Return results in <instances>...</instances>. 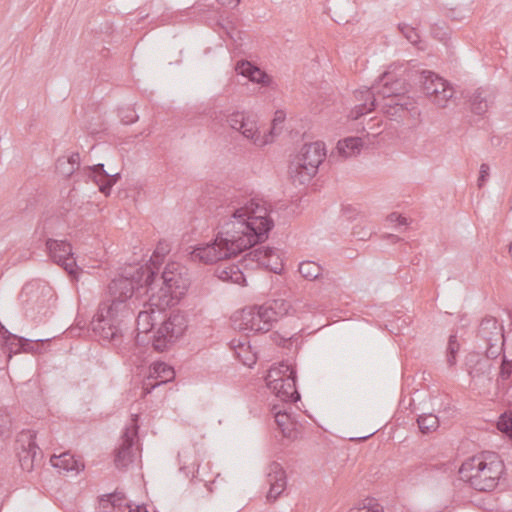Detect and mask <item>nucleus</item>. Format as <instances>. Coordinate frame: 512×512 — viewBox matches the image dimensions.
<instances>
[{
  "label": "nucleus",
  "instance_id": "obj_18",
  "mask_svg": "<svg viewBox=\"0 0 512 512\" xmlns=\"http://www.w3.org/2000/svg\"><path fill=\"white\" fill-rule=\"evenodd\" d=\"M144 309L138 313L136 319L138 333H149L162 319V313L168 306L152 305L151 294L147 302L143 304Z\"/></svg>",
  "mask_w": 512,
  "mask_h": 512
},
{
  "label": "nucleus",
  "instance_id": "obj_15",
  "mask_svg": "<svg viewBox=\"0 0 512 512\" xmlns=\"http://www.w3.org/2000/svg\"><path fill=\"white\" fill-rule=\"evenodd\" d=\"M224 233L218 231L213 242L195 247L190 252V259L193 262L213 264L224 259Z\"/></svg>",
  "mask_w": 512,
  "mask_h": 512
},
{
  "label": "nucleus",
  "instance_id": "obj_2",
  "mask_svg": "<svg viewBox=\"0 0 512 512\" xmlns=\"http://www.w3.org/2000/svg\"><path fill=\"white\" fill-rule=\"evenodd\" d=\"M270 212L263 199L226 190V260L268 239L274 227Z\"/></svg>",
  "mask_w": 512,
  "mask_h": 512
},
{
  "label": "nucleus",
  "instance_id": "obj_12",
  "mask_svg": "<svg viewBox=\"0 0 512 512\" xmlns=\"http://www.w3.org/2000/svg\"><path fill=\"white\" fill-rule=\"evenodd\" d=\"M33 430H22L16 439V450L19 464L23 471L31 472L42 460L43 454L35 442Z\"/></svg>",
  "mask_w": 512,
  "mask_h": 512
},
{
  "label": "nucleus",
  "instance_id": "obj_26",
  "mask_svg": "<svg viewBox=\"0 0 512 512\" xmlns=\"http://www.w3.org/2000/svg\"><path fill=\"white\" fill-rule=\"evenodd\" d=\"M87 176L98 185L100 192L106 196L110 194L112 186L120 178L119 173L109 174L105 171L103 164H96L87 167Z\"/></svg>",
  "mask_w": 512,
  "mask_h": 512
},
{
  "label": "nucleus",
  "instance_id": "obj_51",
  "mask_svg": "<svg viewBox=\"0 0 512 512\" xmlns=\"http://www.w3.org/2000/svg\"><path fill=\"white\" fill-rule=\"evenodd\" d=\"M361 508H371V509H374L375 508H382L376 501V499L374 498H367L363 501V506Z\"/></svg>",
  "mask_w": 512,
  "mask_h": 512
},
{
  "label": "nucleus",
  "instance_id": "obj_47",
  "mask_svg": "<svg viewBox=\"0 0 512 512\" xmlns=\"http://www.w3.org/2000/svg\"><path fill=\"white\" fill-rule=\"evenodd\" d=\"M121 121L124 124L134 123L138 119V115L134 110L127 109L120 112Z\"/></svg>",
  "mask_w": 512,
  "mask_h": 512
},
{
  "label": "nucleus",
  "instance_id": "obj_31",
  "mask_svg": "<svg viewBox=\"0 0 512 512\" xmlns=\"http://www.w3.org/2000/svg\"><path fill=\"white\" fill-rule=\"evenodd\" d=\"M51 465L55 468L62 469L64 471H75L79 472L84 469V464L69 452H64L60 455H53L50 459Z\"/></svg>",
  "mask_w": 512,
  "mask_h": 512
},
{
  "label": "nucleus",
  "instance_id": "obj_54",
  "mask_svg": "<svg viewBox=\"0 0 512 512\" xmlns=\"http://www.w3.org/2000/svg\"><path fill=\"white\" fill-rule=\"evenodd\" d=\"M394 217L396 218V220L398 221V223H399L400 225H405V224L407 223V222H406V218H405V217H402L401 215H397L396 213H392V214L390 215L391 220H393V218H394Z\"/></svg>",
  "mask_w": 512,
  "mask_h": 512
},
{
  "label": "nucleus",
  "instance_id": "obj_59",
  "mask_svg": "<svg viewBox=\"0 0 512 512\" xmlns=\"http://www.w3.org/2000/svg\"><path fill=\"white\" fill-rule=\"evenodd\" d=\"M61 165H62V162H61V160L59 159V160H58V167H60Z\"/></svg>",
  "mask_w": 512,
  "mask_h": 512
},
{
  "label": "nucleus",
  "instance_id": "obj_40",
  "mask_svg": "<svg viewBox=\"0 0 512 512\" xmlns=\"http://www.w3.org/2000/svg\"><path fill=\"white\" fill-rule=\"evenodd\" d=\"M489 358H479L475 365L470 369L469 373L473 377H478L480 375L489 374L491 372L492 364L489 362Z\"/></svg>",
  "mask_w": 512,
  "mask_h": 512
},
{
  "label": "nucleus",
  "instance_id": "obj_7",
  "mask_svg": "<svg viewBox=\"0 0 512 512\" xmlns=\"http://www.w3.org/2000/svg\"><path fill=\"white\" fill-rule=\"evenodd\" d=\"M265 380L268 388L284 404L291 405L300 400L296 388V370L291 365L280 363L278 367H271Z\"/></svg>",
  "mask_w": 512,
  "mask_h": 512
},
{
  "label": "nucleus",
  "instance_id": "obj_43",
  "mask_svg": "<svg viewBox=\"0 0 512 512\" xmlns=\"http://www.w3.org/2000/svg\"><path fill=\"white\" fill-rule=\"evenodd\" d=\"M459 343L457 342L456 335H450L447 347V362L449 366H453L456 363V354L459 350Z\"/></svg>",
  "mask_w": 512,
  "mask_h": 512
},
{
  "label": "nucleus",
  "instance_id": "obj_50",
  "mask_svg": "<svg viewBox=\"0 0 512 512\" xmlns=\"http://www.w3.org/2000/svg\"><path fill=\"white\" fill-rule=\"evenodd\" d=\"M0 336L3 339L4 345H10L11 339H16V335L9 332L5 326L0 322Z\"/></svg>",
  "mask_w": 512,
  "mask_h": 512
},
{
  "label": "nucleus",
  "instance_id": "obj_24",
  "mask_svg": "<svg viewBox=\"0 0 512 512\" xmlns=\"http://www.w3.org/2000/svg\"><path fill=\"white\" fill-rule=\"evenodd\" d=\"M234 70L236 74L244 76L249 81L260 84L264 87H268L272 83L271 76L246 59L237 61L234 66Z\"/></svg>",
  "mask_w": 512,
  "mask_h": 512
},
{
  "label": "nucleus",
  "instance_id": "obj_36",
  "mask_svg": "<svg viewBox=\"0 0 512 512\" xmlns=\"http://www.w3.org/2000/svg\"><path fill=\"white\" fill-rule=\"evenodd\" d=\"M419 430L423 434H429L439 427V419L435 414H422L417 418Z\"/></svg>",
  "mask_w": 512,
  "mask_h": 512
},
{
  "label": "nucleus",
  "instance_id": "obj_39",
  "mask_svg": "<svg viewBox=\"0 0 512 512\" xmlns=\"http://www.w3.org/2000/svg\"><path fill=\"white\" fill-rule=\"evenodd\" d=\"M512 378V359H507L506 355L503 354L502 362L500 366L499 378L497 380L498 386L502 385L504 387L505 381Z\"/></svg>",
  "mask_w": 512,
  "mask_h": 512
},
{
  "label": "nucleus",
  "instance_id": "obj_11",
  "mask_svg": "<svg viewBox=\"0 0 512 512\" xmlns=\"http://www.w3.org/2000/svg\"><path fill=\"white\" fill-rule=\"evenodd\" d=\"M266 311L263 305L244 308L239 315L231 317L234 329L262 333L270 331L273 323Z\"/></svg>",
  "mask_w": 512,
  "mask_h": 512
},
{
  "label": "nucleus",
  "instance_id": "obj_34",
  "mask_svg": "<svg viewBox=\"0 0 512 512\" xmlns=\"http://www.w3.org/2000/svg\"><path fill=\"white\" fill-rule=\"evenodd\" d=\"M363 146L362 139L359 137H347L339 140L337 150L345 158L359 154Z\"/></svg>",
  "mask_w": 512,
  "mask_h": 512
},
{
  "label": "nucleus",
  "instance_id": "obj_17",
  "mask_svg": "<svg viewBox=\"0 0 512 512\" xmlns=\"http://www.w3.org/2000/svg\"><path fill=\"white\" fill-rule=\"evenodd\" d=\"M175 377L173 367L164 362H154L149 367V375L143 382V393L149 394L156 387L172 381Z\"/></svg>",
  "mask_w": 512,
  "mask_h": 512
},
{
  "label": "nucleus",
  "instance_id": "obj_10",
  "mask_svg": "<svg viewBox=\"0 0 512 512\" xmlns=\"http://www.w3.org/2000/svg\"><path fill=\"white\" fill-rule=\"evenodd\" d=\"M478 347L484 348L485 356L496 359L502 352L505 343L504 329L495 317H484L477 332Z\"/></svg>",
  "mask_w": 512,
  "mask_h": 512
},
{
  "label": "nucleus",
  "instance_id": "obj_13",
  "mask_svg": "<svg viewBox=\"0 0 512 512\" xmlns=\"http://www.w3.org/2000/svg\"><path fill=\"white\" fill-rule=\"evenodd\" d=\"M419 82L423 93L433 97V101L441 107H445V103L453 96L454 90L450 84L432 71H423Z\"/></svg>",
  "mask_w": 512,
  "mask_h": 512
},
{
  "label": "nucleus",
  "instance_id": "obj_49",
  "mask_svg": "<svg viewBox=\"0 0 512 512\" xmlns=\"http://www.w3.org/2000/svg\"><path fill=\"white\" fill-rule=\"evenodd\" d=\"M489 165L486 164V163H482L481 166H480V171H479V178H478V186L479 187H482L483 184L486 182L488 176H489Z\"/></svg>",
  "mask_w": 512,
  "mask_h": 512
},
{
  "label": "nucleus",
  "instance_id": "obj_3",
  "mask_svg": "<svg viewBox=\"0 0 512 512\" xmlns=\"http://www.w3.org/2000/svg\"><path fill=\"white\" fill-rule=\"evenodd\" d=\"M504 469V463L497 453L483 451L464 461L459 475L473 489L488 492L496 488Z\"/></svg>",
  "mask_w": 512,
  "mask_h": 512
},
{
  "label": "nucleus",
  "instance_id": "obj_6",
  "mask_svg": "<svg viewBox=\"0 0 512 512\" xmlns=\"http://www.w3.org/2000/svg\"><path fill=\"white\" fill-rule=\"evenodd\" d=\"M326 157L324 143L304 144L301 151L290 162L289 174L294 182L305 184L314 177L319 165Z\"/></svg>",
  "mask_w": 512,
  "mask_h": 512
},
{
  "label": "nucleus",
  "instance_id": "obj_46",
  "mask_svg": "<svg viewBox=\"0 0 512 512\" xmlns=\"http://www.w3.org/2000/svg\"><path fill=\"white\" fill-rule=\"evenodd\" d=\"M67 163L70 165V169L67 171H63L64 174L70 176L75 170L80 167V155L79 153H72L68 158Z\"/></svg>",
  "mask_w": 512,
  "mask_h": 512
},
{
  "label": "nucleus",
  "instance_id": "obj_52",
  "mask_svg": "<svg viewBox=\"0 0 512 512\" xmlns=\"http://www.w3.org/2000/svg\"><path fill=\"white\" fill-rule=\"evenodd\" d=\"M125 507L128 509V512H149L145 505H135L133 507L131 503H125Z\"/></svg>",
  "mask_w": 512,
  "mask_h": 512
},
{
  "label": "nucleus",
  "instance_id": "obj_4",
  "mask_svg": "<svg viewBox=\"0 0 512 512\" xmlns=\"http://www.w3.org/2000/svg\"><path fill=\"white\" fill-rule=\"evenodd\" d=\"M156 270V278L153 284V290L146 292L151 293L152 305L174 306L185 295L190 279L187 269L179 263H168L161 276H158Z\"/></svg>",
  "mask_w": 512,
  "mask_h": 512
},
{
  "label": "nucleus",
  "instance_id": "obj_9",
  "mask_svg": "<svg viewBox=\"0 0 512 512\" xmlns=\"http://www.w3.org/2000/svg\"><path fill=\"white\" fill-rule=\"evenodd\" d=\"M19 299L26 314L35 318L37 315H46L53 302V291L50 286L33 281L23 286Z\"/></svg>",
  "mask_w": 512,
  "mask_h": 512
},
{
  "label": "nucleus",
  "instance_id": "obj_16",
  "mask_svg": "<svg viewBox=\"0 0 512 512\" xmlns=\"http://www.w3.org/2000/svg\"><path fill=\"white\" fill-rule=\"evenodd\" d=\"M239 26V20L234 15L226 16V49L233 56L245 53V39L248 35L245 31L239 29Z\"/></svg>",
  "mask_w": 512,
  "mask_h": 512
},
{
  "label": "nucleus",
  "instance_id": "obj_53",
  "mask_svg": "<svg viewBox=\"0 0 512 512\" xmlns=\"http://www.w3.org/2000/svg\"><path fill=\"white\" fill-rule=\"evenodd\" d=\"M348 512H383V508H375V510H374L371 508L355 507V508H351Z\"/></svg>",
  "mask_w": 512,
  "mask_h": 512
},
{
  "label": "nucleus",
  "instance_id": "obj_22",
  "mask_svg": "<svg viewBox=\"0 0 512 512\" xmlns=\"http://www.w3.org/2000/svg\"><path fill=\"white\" fill-rule=\"evenodd\" d=\"M290 410L291 405L283 406V408H280L279 405H273L272 407L275 422L283 437L295 440L298 437L297 422L292 418Z\"/></svg>",
  "mask_w": 512,
  "mask_h": 512
},
{
  "label": "nucleus",
  "instance_id": "obj_8",
  "mask_svg": "<svg viewBox=\"0 0 512 512\" xmlns=\"http://www.w3.org/2000/svg\"><path fill=\"white\" fill-rule=\"evenodd\" d=\"M160 326L153 336L152 345L157 351H165L168 346L178 340L188 327V320L185 313L175 310L164 315L159 321Z\"/></svg>",
  "mask_w": 512,
  "mask_h": 512
},
{
  "label": "nucleus",
  "instance_id": "obj_58",
  "mask_svg": "<svg viewBox=\"0 0 512 512\" xmlns=\"http://www.w3.org/2000/svg\"><path fill=\"white\" fill-rule=\"evenodd\" d=\"M217 25L222 27V23L219 20L217 21Z\"/></svg>",
  "mask_w": 512,
  "mask_h": 512
},
{
  "label": "nucleus",
  "instance_id": "obj_21",
  "mask_svg": "<svg viewBox=\"0 0 512 512\" xmlns=\"http://www.w3.org/2000/svg\"><path fill=\"white\" fill-rule=\"evenodd\" d=\"M467 97L471 112L482 116L493 106L496 92L490 87H479Z\"/></svg>",
  "mask_w": 512,
  "mask_h": 512
},
{
  "label": "nucleus",
  "instance_id": "obj_55",
  "mask_svg": "<svg viewBox=\"0 0 512 512\" xmlns=\"http://www.w3.org/2000/svg\"><path fill=\"white\" fill-rule=\"evenodd\" d=\"M284 118H285V116H284L283 112H282V111H277V112H276V116H275V118H274V120H273L274 125H275L277 122H282V121H284Z\"/></svg>",
  "mask_w": 512,
  "mask_h": 512
},
{
  "label": "nucleus",
  "instance_id": "obj_57",
  "mask_svg": "<svg viewBox=\"0 0 512 512\" xmlns=\"http://www.w3.org/2000/svg\"><path fill=\"white\" fill-rule=\"evenodd\" d=\"M216 275L219 279L224 280V270L217 269Z\"/></svg>",
  "mask_w": 512,
  "mask_h": 512
},
{
  "label": "nucleus",
  "instance_id": "obj_28",
  "mask_svg": "<svg viewBox=\"0 0 512 512\" xmlns=\"http://www.w3.org/2000/svg\"><path fill=\"white\" fill-rule=\"evenodd\" d=\"M385 100L382 108L383 111L390 116H401L402 113L411 111L414 109V102L407 95H400L399 97L395 94L391 96H382Z\"/></svg>",
  "mask_w": 512,
  "mask_h": 512
},
{
  "label": "nucleus",
  "instance_id": "obj_25",
  "mask_svg": "<svg viewBox=\"0 0 512 512\" xmlns=\"http://www.w3.org/2000/svg\"><path fill=\"white\" fill-rule=\"evenodd\" d=\"M251 259L258 265L264 266L269 271L280 274L283 270V264L275 250L271 247H259L249 252Z\"/></svg>",
  "mask_w": 512,
  "mask_h": 512
},
{
  "label": "nucleus",
  "instance_id": "obj_19",
  "mask_svg": "<svg viewBox=\"0 0 512 512\" xmlns=\"http://www.w3.org/2000/svg\"><path fill=\"white\" fill-rule=\"evenodd\" d=\"M226 123H228L235 132L253 141V143H256L259 139V131L256 122L244 112H234L230 114L226 117Z\"/></svg>",
  "mask_w": 512,
  "mask_h": 512
},
{
  "label": "nucleus",
  "instance_id": "obj_33",
  "mask_svg": "<svg viewBox=\"0 0 512 512\" xmlns=\"http://www.w3.org/2000/svg\"><path fill=\"white\" fill-rule=\"evenodd\" d=\"M264 309H266L270 318H272V323L276 322L279 317H282L288 314L291 304L289 301L284 299H273L271 301H267L263 304Z\"/></svg>",
  "mask_w": 512,
  "mask_h": 512
},
{
  "label": "nucleus",
  "instance_id": "obj_35",
  "mask_svg": "<svg viewBox=\"0 0 512 512\" xmlns=\"http://www.w3.org/2000/svg\"><path fill=\"white\" fill-rule=\"evenodd\" d=\"M301 276L309 281L318 279L322 273V267L314 261H303L298 268Z\"/></svg>",
  "mask_w": 512,
  "mask_h": 512
},
{
  "label": "nucleus",
  "instance_id": "obj_48",
  "mask_svg": "<svg viewBox=\"0 0 512 512\" xmlns=\"http://www.w3.org/2000/svg\"><path fill=\"white\" fill-rule=\"evenodd\" d=\"M270 338L278 346L287 347V344H291L290 338L284 337L278 332L271 333Z\"/></svg>",
  "mask_w": 512,
  "mask_h": 512
},
{
  "label": "nucleus",
  "instance_id": "obj_29",
  "mask_svg": "<svg viewBox=\"0 0 512 512\" xmlns=\"http://www.w3.org/2000/svg\"><path fill=\"white\" fill-rule=\"evenodd\" d=\"M205 116L207 117L210 129L218 134L223 133V104L222 99H214L209 107L205 110Z\"/></svg>",
  "mask_w": 512,
  "mask_h": 512
},
{
  "label": "nucleus",
  "instance_id": "obj_45",
  "mask_svg": "<svg viewBox=\"0 0 512 512\" xmlns=\"http://www.w3.org/2000/svg\"><path fill=\"white\" fill-rule=\"evenodd\" d=\"M352 235L360 241H365L370 238L372 235V231L370 229H366L360 225H355L352 230Z\"/></svg>",
  "mask_w": 512,
  "mask_h": 512
},
{
  "label": "nucleus",
  "instance_id": "obj_42",
  "mask_svg": "<svg viewBox=\"0 0 512 512\" xmlns=\"http://www.w3.org/2000/svg\"><path fill=\"white\" fill-rule=\"evenodd\" d=\"M497 428L512 438V413L504 412L500 415Z\"/></svg>",
  "mask_w": 512,
  "mask_h": 512
},
{
  "label": "nucleus",
  "instance_id": "obj_32",
  "mask_svg": "<svg viewBox=\"0 0 512 512\" xmlns=\"http://www.w3.org/2000/svg\"><path fill=\"white\" fill-rule=\"evenodd\" d=\"M50 339H37L30 340L24 337H18L16 335V339H11L10 345H6L7 349L10 353H18L20 351L23 352H38L40 344H43Z\"/></svg>",
  "mask_w": 512,
  "mask_h": 512
},
{
  "label": "nucleus",
  "instance_id": "obj_5",
  "mask_svg": "<svg viewBox=\"0 0 512 512\" xmlns=\"http://www.w3.org/2000/svg\"><path fill=\"white\" fill-rule=\"evenodd\" d=\"M408 92L405 80L396 78L392 73L385 72L379 79L378 83L371 88H365L355 91V98L359 102L350 111V117L353 120L359 119L361 116L372 112L376 108V94L379 96H396L406 95Z\"/></svg>",
  "mask_w": 512,
  "mask_h": 512
},
{
  "label": "nucleus",
  "instance_id": "obj_37",
  "mask_svg": "<svg viewBox=\"0 0 512 512\" xmlns=\"http://www.w3.org/2000/svg\"><path fill=\"white\" fill-rule=\"evenodd\" d=\"M205 198L210 202L211 206L221 207L223 202V188L214 187L212 184H208L204 191Z\"/></svg>",
  "mask_w": 512,
  "mask_h": 512
},
{
  "label": "nucleus",
  "instance_id": "obj_44",
  "mask_svg": "<svg viewBox=\"0 0 512 512\" xmlns=\"http://www.w3.org/2000/svg\"><path fill=\"white\" fill-rule=\"evenodd\" d=\"M12 427V420L6 410L0 409V436H8Z\"/></svg>",
  "mask_w": 512,
  "mask_h": 512
},
{
  "label": "nucleus",
  "instance_id": "obj_38",
  "mask_svg": "<svg viewBox=\"0 0 512 512\" xmlns=\"http://www.w3.org/2000/svg\"><path fill=\"white\" fill-rule=\"evenodd\" d=\"M228 281L240 286L246 285L245 275L237 265L226 266V282Z\"/></svg>",
  "mask_w": 512,
  "mask_h": 512
},
{
  "label": "nucleus",
  "instance_id": "obj_27",
  "mask_svg": "<svg viewBox=\"0 0 512 512\" xmlns=\"http://www.w3.org/2000/svg\"><path fill=\"white\" fill-rule=\"evenodd\" d=\"M232 356L239 363L245 366L251 367L256 362V355L252 352L251 346L247 337H241L240 339H232L226 344Z\"/></svg>",
  "mask_w": 512,
  "mask_h": 512
},
{
  "label": "nucleus",
  "instance_id": "obj_56",
  "mask_svg": "<svg viewBox=\"0 0 512 512\" xmlns=\"http://www.w3.org/2000/svg\"><path fill=\"white\" fill-rule=\"evenodd\" d=\"M240 3V0H226V6H230L231 8H235Z\"/></svg>",
  "mask_w": 512,
  "mask_h": 512
},
{
  "label": "nucleus",
  "instance_id": "obj_14",
  "mask_svg": "<svg viewBox=\"0 0 512 512\" xmlns=\"http://www.w3.org/2000/svg\"><path fill=\"white\" fill-rule=\"evenodd\" d=\"M46 249L51 260L64 270L73 275L76 271L77 264L73 256L71 245L65 240H46Z\"/></svg>",
  "mask_w": 512,
  "mask_h": 512
},
{
  "label": "nucleus",
  "instance_id": "obj_41",
  "mask_svg": "<svg viewBox=\"0 0 512 512\" xmlns=\"http://www.w3.org/2000/svg\"><path fill=\"white\" fill-rule=\"evenodd\" d=\"M398 29L411 44L418 45L420 43V35L416 28L408 24H399Z\"/></svg>",
  "mask_w": 512,
  "mask_h": 512
},
{
  "label": "nucleus",
  "instance_id": "obj_20",
  "mask_svg": "<svg viewBox=\"0 0 512 512\" xmlns=\"http://www.w3.org/2000/svg\"><path fill=\"white\" fill-rule=\"evenodd\" d=\"M266 478L270 486L266 497L269 502H272L275 501L286 488V473L281 464L271 462L267 467Z\"/></svg>",
  "mask_w": 512,
  "mask_h": 512
},
{
  "label": "nucleus",
  "instance_id": "obj_30",
  "mask_svg": "<svg viewBox=\"0 0 512 512\" xmlns=\"http://www.w3.org/2000/svg\"><path fill=\"white\" fill-rule=\"evenodd\" d=\"M125 503L129 502L126 500L124 493L119 491L103 495L100 498V506L104 512H123L127 509Z\"/></svg>",
  "mask_w": 512,
  "mask_h": 512
},
{
  "label": "nucleus",
  "instance_id": "obj_23",
  "mask_svg": "<svg viewBox=\"0 0 512 512\" xmlns=\"http://www.w3.org/2000/svg\"><path fill=\"white\" fill-rule=\"evenodd\" d=\"M137 435V427H134L132 429L126 428L123 436H122V443L120 447L117 450L116 456H115V465L119 469L126 468L130 463L133 462L134 459V451H133V445H134V438Z\"/></svg>",
  "mask_w": 512,
  "mask_h": 512
},
{
  "label": "nucleus",
  "instance_id": "obj_60",
  "mask_svg": "<svg viewBox=\"0 0 512 512\" xmlns=\"http://www.w3.org/2000/svg\"><path fill=\"white\" fill-rule=\"evenodd\" d=\"M218 2H220L221 0H217Z\"/></svg>",
  "mask_w": 512,
  "mask_h": 512
},
{
  "label": "nucleus",
  "instance_id": "obj_1",
  "mask_svg": "<svg viewBox=\"0 0 512 512\" xmlns=\"http://www.w3.org/2000/svg\"><path fill=\"white\" fill-rule=\"evenodd\" d=\"M168 252V245L159 242L150 258V264L131 267L130 269L133 271L111 281L109 284L110 303H101L90 323L93 333L100 341L109 343L124 353L121 348L125 338L122 322L124 318L133 314L132 297L135 291L143 286H147L148 290H153L156 270H159V265Z\"/></svg>",
  "mask_w": 512,
  "mask_h": 512
}]
</instances>
